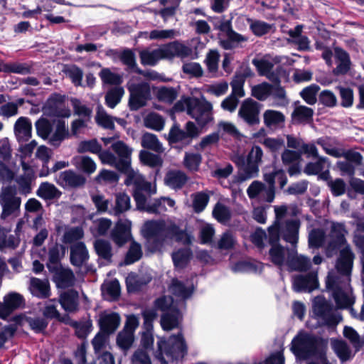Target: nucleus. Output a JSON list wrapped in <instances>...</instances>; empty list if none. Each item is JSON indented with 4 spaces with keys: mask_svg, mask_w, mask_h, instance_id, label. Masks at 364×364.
<instances>
[{
    "mask_svg": "<svg viewBox=\"0 0 364 364\" xmlns=\"http://www.w3.org/2000/svg\"><path fill=\"white\" fill-rule=\"evenodd\" d=\"M14 134L18 141H26L32 135V124L29 119L21 117L14 124Z\"/></svg>",
    "mask_w": 364,
    "mask_h": 364,
    "instance_id": "aec40b11",
    "label": "nucleus"
},
{
    "mask_svg": "<svg viewBox=\"0 0 364 364\" xmlns=\"http://www.w3.org/2000/svg\"><path fill=\"white\" fill-rule=\"evenodd\" d=\"M171 292L180 300L189 297L193 290L191 288L185 287L184 285L177 279H173L170 287Z\"/></svg>",
    "mask_w": 364,
    "mask_h": 364,
    "instance_id": "c03bdc74",
    "label": "nucleus"
},
{
    "mask_svg": "<svg viewBox=\"0 0 364 364\" xmlns=\"http://www.w3.org/2000/svg\"><path fill=\"white\" fill-rule=\"evenodd\" d=\"M71 325L75 328V333L80 338H85L90 333L92 328V322L90 320L80 322L73 321Z\"/></svg>",
    "mask_w": 364,
    "mask_h": 364,
    "instance_id": "680f3d73",
    "label": "nucleus"
},
{
    "mask_svg": "<svg viewBox=\"0 0 364 364\" xmlns=\"http://www.w3.org/2000/svg\"><path fill=\"white\" fill-rule=\"evenodd\" d=\"M37 134L43 139H47L52 131V125L45 118L39 119L35 124Z\"/></svg>",
    "mask_w": 364,
    "mask_h": 364,
    "instance_id": "338daca9",
    "label": "nucleus"
},
{
    "mask_svg": "<svg viewBox=\"0 0 364 364\" xmlns=\"http://www.w3.org/2000/svg\"><path fill=\"white\" fill-rule=\"evenodd\" d=\"M247 37L232 31L226 39H220V45L226 50L233 49L241 43L247 41Z\"/></svg>",
    "mask_w": 364,
    "mask_h": 364,
    "instance_id": "f704fd0d",
    "label": "nucleus"
},
{
    "mask_svg": "<svg viewBox=\"0 0 364 364\" xmlns=\"http://www.w3.org/2000/svg\"><path fill=\"white\" fill-rule=\"evenodd\" d=\"M139 159L142 164L150 167L161 166L163 164V160L159 156L146 150L140 151Z\"/></svg>",
    "mask_w": 364,
    "mask_h": 364,
    "instance_id": "49530a36",
    "label": "nucleus"
},
{
    "mask_svg": "<svg viewBox=\"0 0 364 364\" xmlns=\"http://www.w3.org/2000/svg\"><path fill=\"white\" fill-rule=\"evenodd\" d=\"M333 348L339 358L343 362L351 357V351L348 345L341 341H336L333 343Z\"/></svg>",
    "mask_w": 364,
    "mask_h": 364,
    "instance_id": "bf43d9fd",
    "label": "nucleus"
},
{
    "mask_svg": "<svg viewBox=\"0 0 364 364\" xmlns=\"http://www.w3.org/2000/svg\"><path fill=\"white\" fill-rule=\"evenodd\" d=\"M178 95L176 89L171 87H159L157 88L156 96L159 101L171 105L177 98Z\"/></svg>",
    "mask_w": 364,
    "mask_h": 364,
    "instance_id": "4c0bfd02",
    "label": "nucleus"
},
{
    "mask_svg": "<svg viewBox=\"0 0 364 364\" xmlns=\"http://www.w3.org/2000/svg\"><path fill=\"white\" fill-rule=\"evenodd\" d=\"M313 114L314 110L311 108L295 104L291 118L294 123H301L311 119Z\"/></svg>",
    "mask_w": 364,
    "mask_h": 364,
    "instance_id": "2f4dec72",
    "label": "nucleus"
},
{
    "mask_svg": "<svg viewBox=\"0 0 364 364\" xmlns=\"http://www.w3.org/2000/svg\"><path fill=\"white\" fill-rule=\"evenodd\" d=\"M127 89L130 92L129 105L132 110H137L146 106L151 97L150 86L148 82H143L136 84L129 82L127 83Z\"/></svg>",
    "mask_w": 364,
    "mask_h": 364,
    "instance_id": "423d86ee",
    "label": "nucleus"
},
{
    "mask_svg": "<svg viewBox=\"0 0 364 364\" xmlns=\"http://www.w3.org/2000/svg\"><path fill=\"white\" fill-rule=\"evenodd\" d=\"M75 277L73 272L68 269H61L58 274V286L63 288L73 285Z\"/></svg>",
    "mask_w": 364,
    "mask_h": 364,
    "instance_id": "052dcab7",
    "label": "nucleus"
},
{
    "mask_svg": "<svg viewBox=\"0 0 364 364\" xmlns=\"http://www.w3.org/2000/svg\"><path fill=\"white\" fill-rule=\"evenodd\" d=\"M271 84L262 82L252 87V96L260 101L266 100L270 96Z\"/></svg>",
    "mask_w": 364,
    "mask_h": 364,
    "instance_id": "09e8293b",
    "label": "nucleus"
},
{
    "mask_svg": "<svg viewBox=\"0 0 364 364\" xmlns=\"http://www.w3.org/2000/svg\"><path fill=\"white\" fill-rule=\"evenodd\" d=\"M142 255L141 245L136 242L131 243L129 250L126 255L125 264H130L139 260Z\"/></svg>",
    "mask_w": 364,
    "mask_h": 364,
    "instance_id": "0e129e2a",
    "label": "nucleus"
},
{
    "mask_svg": "<svg viewBox=\"0 0 364 364\" xmlns=\"http://www.w3.org/2000/svg\"><path fill=\"white\" fill-rule=\"evenodd\" d=\"M263 152L259 146H253L247 157V164L245 167V173L241 176V181H246L257 176L259 164L262 161Z\"/></svg>",
    "mask_w": 364,
    "mask_h": 364,
    "instance_id": "4468645a",
    "label": "nucleus"
},
{
    "mask_svg": "<svg viewBox=\"0 0 364 364\" xmlns=\"http://www.w3.org/2000/svg\"><path fill=\"white\" fill-rule=\"evenodd\" d=\"M213 215L219 223H225L231 218V211L226 205L218 203L213 210Z\"/></svg>",
    "mask_w": 364,
    "mask_h": 364,
    "instance_id": "8fccbe9b",
    "label": "nucleus"
},
{
    "mask_svg": "<svg viewBox=\"0 0 364 364\" xmlns=\"http://www.w3.org/2000/svg\"><path fill=\"white\" fill-rule=\"evenodd\" d=\"M166 228L163 220H148L144 223L141 232L147 240L161 243L164 240V232Z\"/></svg>",
    "mask_w": 364,
    "mask_h": 364,
    "instance_id": "ddd939ff",
    "label": "nucleus"
},
{
    "mask_svg": "<svg viewBox=\"0 0 364 364\" xmlns=\"http://www.w3.org/2000/svg\"><path fill=\"white\" fill-rule=\"evenodd\" d=\"M276 220L271 227H276L278 233H281L283 239L292 245L298 241V232L299 222L297 220H287L284 223L281 222L282 218L286 214L287 208L285 206L276 207L274 209Z\"/></svg>",
    "mask_w": 364,
    "mask_h": 364,
    "instance_id": "20e7f679",
    "label": "nucleus"
},
{
    "mask_svg": "<svg viewBox=\"0 0 364 364\" xmlns=\"http://www.w3.org/2000/svg\"><path fill=\"white\" fill-rule=\"evenodd\" d=\"M21 198L16 196L14 188L7 187L0 194V204L2 206L1 218H6L11 215H17L21 205Z\"/></svg>",
    "mask_w": 364,
    "mask_h": 364,
    "instance_id": "0eeeda50",
    "label": "nucleus"
},
{
    "mask_svg": "<svg viewBox=\"0 0 364 364\" xmlns=\"http://www.w3.org/2000/svg\"><path fill=\"white\" fill-rule=\"evenodd\" d=\"M112 149L117 155V159L122 167H127L128 164H131V154L132 149L122 141H118L112 145Z\"/></svg>",
    "mask_w": 364,
    "mask_h": 364,
    "instance_id": "393cba45",
    "label": "nucleus"
},
{
    "mask_svg": "<svg viewBox=\"0 0 364 364\" xmlns=\"http://www.w3.org/2000/svg\"><path fill=\"white\" fill-rule=\"evenodd\" d=\"M99 323L102 331L111 333L119 326L120 317L116 313H102L100 316Z\"/></svg>",
    "mask_w": 364,
    "mask_h": 364,
    "instance_id": "412c9836",
    "label": "nucleus"
},
{
    "mask_svg": "<svg viewBox=\"0 0 364 364\" xmlns=\"http://www.w3.org/2000/svg\"><path fill=\"white\" fill-rule=\"evenodd\" d=\"M29 290L33 295L40 298H46L50 296L49 283L47 279L42 280L36 277H31Z\"/></svg>",
    "mask_w": 364,
    "mask_h": 364,
    "instance_id": "b1692460",
    "label": "nucleus"
},
{
    "mask_svg": "<svg viewBox=\"0 0 364 364\" xmlns=\"http://www.w3.org/2000/svg\"><path fill=\"white\" fill-rule=\"evenodd\" d=\"M180 314L177 311L167 312L161 318V326L165 331H171L178 326Z\"/></svg>",
    "mask_w": 364,
    "mask_h": 364,
    "instance_id": "a19ab883",
    "label": "nucleus"
},
{
    "mask_svg": "<svg viewBox=\"0 0 364 364\" xmlns=\"http://www.w3.org/2000/svg\"><path fill=\"white\" fill-rule=\"evenodd\" d=\"M313 309L314 314L323 323L332 325L338 322V316L335 315L333 307L324 298L316 297L314 301Z\"/></svg>",
    "mask_w": 364,
    "mask_h": 364,
    "instance_id": "9b49d317",
    "label": "nucleus"
},
{
    "mask_svg": "<svg viewBox=\"0 0 364 364\" xmlns=\"http://www.w3.org/2000/svg\"><path fill=\"white\" fill-rule=\"evenodd\" d=\"M132 222L129 220H119L111 232V238L119 247L123 246L132 237Z\"/></svg>",
    "mask_w": 364,
    "mask_h": 364,
    "instance_id": "2eb2a0df",
    "label": "nucleus"
},
{
    "mask_svg": "<svg viewBox=\"0 0 364 364\" xmlns=\"http://www.w3.org/2000/svg\"><path fill=\"white\" fill-rule=\"evenodd\" d=\"M334 55L337 65L333 70V74L342 75L346 73L349 70L350 65L348 54L343 50L336 48Z\"/></svg>",
    "mask_w": 364,
    "mask_h": 364,
    "instance_id": "a878e982",
    "label": "nucleus"
},
{
    "mask_svg": "<svg viewBox=\"0 0 364 364\" xmlns=\"http://www.w3.org/2000/svg\"><path fill=\"white\" fill-rule=\"evenodd\" d=\"M166 232L174 237L176 241L185 245H191L194 240V237L191 232L181 230L176 224L172 223L167 225Z\"/></svg>",
    "mask_w": 364,
    "mask_h": 364,
    "instance_id": "bb28decb",
    "label": "nucleus"
},
{
    "mask_svg": "<svg viewBox=\"0 0 364 364\" xmlns=\"http://www.w3.org/2000/svg\"><path fill=\"white\" fill-rule=\"evenodd\" d=\"M141 146L148 149H151L157 153H162L164 151L163 144L160 142L156 135L146 132L142 135Z\"/></svg>",
    "mask_w": 364,
    "mask_h": 364,
    "instance_id": "473e14b6",
    "label": "nucleus"
},
{
    "mask_svg": "<svg viewBox=\"0 0 364 364\" xmlns=\"http://www.w3.org/2000/svg\"><path fill=\"white\" fill-rule=\"evenodd\" d=\"M124 94V90L122 87H116L111 89L105 95L107 105L112 109L114 108L121 101Z\"/></svg>",
    "mask_w": 364,
    "mask_h": 364,
    "instance_id": "a18cd8bd",
    "label": "nucleus"
},
{
    "mask_svg": "<svg viewBox=\"0 0 364 364\" xmlns=\"http://www.w3.org/2000/svg\"><path fill=\"white\" fill-rule=\"evenodd\" d=\"M348 231L343 223H332L331 231L327 237L329 248L333 250L338 246L344 245L346 242V235Z\"/></svg>",
    "mask_w": 364,
    "mask_h": 364,
    "instance_id": "dca6fc26",
    "label": "nucleus"
},
{
    "mask_svg": "<svg viewBox=\"0 0 364 364\" xmlns=\"http://www.w3.org/2000/svg\"><path fill=\"white\" fill-rule=\"evenodd\" d=\"M77 292L70 290L61 294L59 301L65 311H74L77 307Z\"/></svg>",
    "mask_w": 364,
    "mask_h": 364,
    "instance_id": "72a5a7b5",
    "label": "nucleus"
},
{
    "mask_svg": "<svg viewBox=\"0 0 364 364\" xmlns=\"http://www.w3.org/2000/svg\"><path fill=\"white\" fill-rule=\"evenodd\" d=\"M316 85H311L301 90L300 95L304 100L309 105H313L317 101L316 95L319 90Z\"/></svg>",
    "mask_w": 364,
    "mask_h": 364,
    "instance_id": "6e6d98bb",
    "label": "nucleus"
},
{
    "mask_svg": "<svg viewBox=\"0 0 364 364\" xmlns=\"http://www.w3.org/2000/svg\"><path fill=\"white\" fill-rule=\"evenodd\" d=\"M97 123L108 129L114 128V118L109 115L102 106H98L95 116Z\"/></svg>",
    "mask_w": 364,
    "mask_h": 364,
    "instance_id": "37998d69",
    "label": "nucleus"
},
{
    "mask_svg": "<svg viewBox=\"0 0 364 364\" xmlns=\"http://www.w3.org/2000/svg\"><path fill=\"white\" fill-rule=\"evenodd\" d=\"M37 195L45 200H51L58 198L61 192L53 184L44 182L40 185Z\"/></svg>",
    "mask_w": 364,
    "mask_h": 364,
    "instance_id": "e433bc0d",
    "label": "nucleus"
},
{
    "mask_svg": "<svg viewBox=\"0 0 364 364\" xmlns=\"http://www.w3.org/2000/svg\"><path fill=\"white\" fill-rule=\"evenodd\" d=\"M318 345L314 336L300 331L292 340L291 350L297 358L306 359L316 353Z\"/></svg>",
    "mask_w": 364,
    "mask_h": 364,
    "instance_id": "39448f33",
    "label": "nucleus"
},
{
    "mask_svg": "<svg viewBox=\"0 0 364 364\" xmlns=\"http://www.w3.org/2000/svg\"><path fill=\"white\" fill-rule=\"evenodd\" d=\"M252 75V72L249 68L237 72L230 83L232 87V93L230 95L237 98L243 97L245 95L244 90L245 80L247 77H251Z\"/></svg>",
    "mask_w": 364,
    "mask_h": 364,
    "instance_id": "a211bd4d",
    "label": "nucleus"
},
{
    "mask_svg": "<svg viewBox=\"0 0 364 364\" xmlns=\"http://www.w3.org/2000/svg\"><path fill=\"white\" fill-rule=\"evenodd\" d=\"M268 231L269 242L272 245V247L269 250L271 261L276 265L281 266L286 260V254L287 250L278 245L279 234L276 230V227H269Z\"/></svg>",
    "mask_w": 364,
    "mask_h": 364,
    "instance_id": "f8f14e48",
    "label": "nucleus"
},
{
    "mask_svg": "<svg viewBox=\"0 0 364 364\" xmlns=\"http://www.w3.org/2000/svg\"><path fill=\"white\" fill-rule=\"evenodd\" d=\"M88 252L83 242H77L71 247L70 260L73 265L80 267L88 259Z\"/></svg>",
    "mask_w": 364,
    "mask_h": 364,
    "instance_id": "cd10ccee",
    "label": "nucleus"
},
{
    "mask_svg": "<svg viewBox=\"0 0 364 364\" xmlns=\"http://www.w3.org/2000/svg\"><path fill=\"white\" fill-rule=\"evenodd\" d=\"M63 71L75 85H81L83 72L80 68L75 65H70L65 67Z\"/></svg>",
    "mask_w": 364,
    "mask_h": 364,
    "instance_id": "e2e57ef3",
    "label": "nucleus"
},
{
    "mask_svg": "<svg viewBox=\"0 0 364 364\" xmlns=\"http://www.w3.org/2000/svg\"><path fill=\"white\" fill-rule=\"evenodd\" d=\"M324 241L328 243L327 237L325 236V233L321 229H314L312 230L309 235V244L311 247H321Z\"/></svg>",
    "mask_w": 364,
    "mask_h": 364,
    "instance_id": "5fc2aeb1",
    "label": "nucleus"
},
{
    "mask_svg": "<svg viewBox=\"0 0 364 364\" xmlns=\"http://www.w3.org/2000/svg\"><path fill=\"white\" fill-rule=\"evenodd\" d=\"M134 333L124 328L117 336V344L123 349H128L134 341Z\"/></svg>",
    "mask_w": 364,
    "mask_h": 364,
    "instance_id": "774afa93",
    "label": "nucleus"
},
{
    "mask_svg": "<svg viewBox=\"0 0 364 364\" xmlns=\"http://www.w3.org/2000/svg\"><path fill=\"white\" fill-rule=\"evenodd\" d=\"M57 183L63 187L76 188L85 184L86 179L80 173L73 170H67L59 173Z\"/></svg>",
    "mask_w": 364,
    "mask_h": 364,
    "instance_id": "f3484780",
    "label": "nucleus"
},
{
    "mask_svg": "<svg viewBox=\"0 0 364 364\" xmlns=\"http://www.w3.org/2000/svg\"><path fill=\"white\" fill-rule=\"evenodd\" d=\"M176 112L186 111L200 126L213 120V106L205 97H182L174 105Z\"/></svg>",
    "mask_w": 364,
    "mask_h": 364,
    "instance_id": "f03ea898",
    "label": "nucleus"
},
{
    "mask_svg": "<svg viewBox=\"0 0 364 364\" xmlns=\"http://www.w3.org/2000/svg\"><path fill=\"white\" fill-rule=\"evenodd\" d=\"M261 105L254 100L247 98L245 100L238 110V116L249 125L259 123V114Z\"/></svg>",
    "mask_w": 364,
    "mask_h": 364,
    "instance_id": "9d476101",
    "label": "nucleus"
},
{
    "mask_svg": "<svg viewBox=\"0 0 364 364\" xmlns=\"http://www.w3.org/2000/svg\"><path fill=\"white\" fill-rule=\"evenodd\" d=\"M318 287L316 273H310L306 276H297L294 279L293 287L296 291H311Z\"/></svg>",
    "mask_w": 364,
    "mask_h": 364,
    "instance_id": "6ab92c4d",
    "label": "nucleus"
},
{
    "mask_svg": "<svg viewBox=\"0 0 364 364\" xmlns=\"http://www.w3.org/2000/svg\"><path fill=\"white\" fill-rule=\"evenodd\" d=\"M141 36L149 38L150 40H162L167 38H173L175 36V31L173 30H153L150 32L148 36L147 32L140 33Z\"/></svg>",
    "mask_w": 364,
    "mask_h": 364,
    "instance_id": "13d9d810",
    "label": "nucleus"
},
{
    "mask_svg": "<svg viewBox=\"0 0 364 364\" xmlns=\"http://www.w3.org/2000/svg\"><path fill=\"white\" fill-rule=\"evenodd\" d=\"M102 150L101 145L96 139L82 141L78 144L77 151L80 154L90 152L92 154H99Z\"/></svg>",
    "mask_w": 364,
    "mask_h": 364,
    "instance_id": "864d4df0",
    "label": "nucleus"
},
{
    "mask_svg": "<svg viewBox=\"0 0 364 364\" xmlns=\"http://www.w3.org/2000/svg\"><path fill=\"white\" fill-rule=\"evenodd\" d=\"M68 135V130L63 121H58L55 133L50 139V142L54 146H58L62 140Z\"/></svg>",
    "mask_w": 364,
    "mask_h": 364,
    "instance_id": "4d7b16f0",
    "label": "nucleus"
},
{
    "mask_svg": "<svg viewBox=\"0 0 364 364\" xmlns=\"http://www.w3.org/2000/svg\"><path fill=\"white\" fill-rule=\"evenodd\" d=\"M264 123L267 127H276L285 120L284 115L279 111L267 109L263 114Z\"/></svg>",
    "mask_w": 364,
    "mask_h": 364,
    "instance_id": "c9c22d12",
    "label": "nucleus"
},
{
    "mask_svg": "<svg viewBox=\"0 0 364 364\" xmlns=\"http://www.w3.org/2000/svg\"><path fill=\"white\" fill-rule=\"evenodd\" d=\"M175 205V201L170 198L162 197L151 202V205L147 208V212L151 213H162L167 210L168 207L172 208Z\"/></svg>",
    "mask_w": 364,
    "mask_h": 364,
    "instance_id": "58836bf2",
    "label": "nucleus"
},
{
    "mask_svg": "<svg viewBox=\"0 0 364 364\" xmlns=\"http://www.w3.org/2000/svg\"><path fill=\"white\" fill-rule=\"evenodd\" d=\"M286 262L292 270L306 271L311 267L309 258L302 255L294 254V252H288Z\"/></svg>",
    "mask_w": 364,
    "mask_h": 364,
    "instance_id": "4be33fe9",
    "label": "nucleus"
},
{
    "mask_svg": "<svg viewBox=\"0 0 364 364\" xmlns=\"http://www.w3.org/2000/svg\"><path fill=\"white\" fill-rule=\"evenodd\" d=\"M111 220L101 218L93 221L91 230L95 235H105L111 228Z\"/></svg>",
    "mask_w": 364,
    "mask_h": 364,
    "instance_id": "3c124183",
    "label": "nucleus"
},
{
    "mask_svg": "<svg viewBox=\"0 0 364 364\" xmlns=\"http://www.w3.org/2000/svg\"><path fill=\"white\" fill-rule=\"evenodd\" d=\"M354 257V254L348 245L343 247L340 251L336 271L329 272L326 278V288L332 291L339 308H348L354 303V296L350 286V274Z\"/></svg>",
    "mask_w": 364,
    "mask_h": 364,
    "instance_id": "f257e3e1",
    "label": "nucleus"
},
{
    "mask_svg": "<svg viewBox=\"0 0 364 364\" xmlns=\"http://www.w3.org/2000/svg\"><path fill=\"white\" fill-rule=\"evenodd\" d=\"M165 122V118L163 116L154 112L148 113L143 119L144 125L146 128L157 132L164 129Z\"/></svg>",
    "mask_w": 364,
    "mask_h": 364,
    "instance_id": "c756f323",
    "label": "nucleus"
},
{
    "mask_svg": "<svg viewBox=\"0 0 364 364\" xmlns=\"http://www.w3.org/2000/svg\"><path fill=\"white\" fill-rule=\"evenodd\" d=\"M139 57L141 64L144 65H155L160 60H164L161 47L150 50H143L139 53Z\"/></svg>",
    "mask_w": 364,
    "mask_h": 364,
    "instance_id": "c85d7f7f",
    "label": "nucleus"
},
{
    "mask_svg": "<svg viewBox=\"0 0 364 364\" xmlns=\"http://www.w3.org/2000/svg\"><path fill=\"white\" fill-rule=\"evenodd\" d=\"M326 161V158L318 157L317 161L308 163L304 169V172L307 175H316L324 168Z\"/></svg>",
    "mask_w": 364,
    "mask_h": 364,
    "instance_id": "69168bd1",
    "label": "nucleus"
},
{
    "mask_svg": "<svg viewBox=\"0 0 364 364\" xmlns=\"http://www.w3.org/2000/svg\"><path fill=\"white\" fill-rule=\"evenodd\" d=\"M72 164L79 171L87 174H92L97 169L95 161L88 156H75L72 159Z\"/></svg>",
    "mask_w": 364,
    "mask_h": 364,
    "instance_id": "5701e85b",
    "label": "nucleus"
},
{
    "mask_svg": "<svg viewBox=\"0 0 364 364\" xmlns=\"http://www.w3.org/2000/svg\"><path fill=\"white\" fill-rule=\"evenodd\" d=\"M172 259L177 268L184 267L190 260L191 251L188 248L179 249L172 253Z\"/></svg>",
    "mask_w": 364,
    "mask_h": 364,
    "instance_id": "79ce46f5",
    "label": "nucleus"
},
{
    "mask_svg": "<svg viewBox=\"0 0 364 364\" xmlns=\"http://www.w3.org/2000/svg\"><path fill=\"white\" fill-rule=\"evenodd\" d=\"M164 181L171 188L178 189L186 183L187 176L181 171H171L166 173Z\"/></svg>",
    "mask_w": 364,
    "mask_h": 364,
    "instance_id": "7c9ffc66",
    "label": "nucleus"
},
{
    "mask_svg": "<svg viewBox=\"0 0 364 364\" xmlns=\"http://www.w3.org/2000/svg\"><path fill=\"white\" fill-rule=\"evenodd\" d=\"M119 171L126 174V185L133 184L136 188H143L149 194H154L156 192V185H152L151 183L145 181L143 176L131 167V164H128L127 167H121Z\"/></svg>",
    "mask_w": 364,
    "mask_h": 364,
    "instance_id": "1a4fd4ad",
    "label": "nucleus"
},
{
    "mask_svg": "<svg viewBox=\"0 0 364 364\" xmlns=\"http://www.w3.org/2000/svg\"><path fill=\"white\" fill-rule=\"evenodd\" d=\"M279 63L278 58H270L265 56L261 59H254L253 65L257 68L260 75L265 76L272 82L279 81V73L281 70L280 67L274 69L276 64Z\"/></svg>",
    "mask_w": 364,
    "mask_h": 364,
    "instance_id": "6e6552de",
    "label": "nucleus"
},
{
    "mask_svg": "<svg viewBox=\"0 0 364 364\" xmlns=\"http://www.w3.org/2000/svg\"><path fill=\"white\" fill-rule=\"evenodd\" d=\"M131 208L129 196L125 193H117L115 194V203L114 211L115 215L122 214Z\"/></svg>",
    "mask_w": 364,
    "mask_h": 364,
    "instance_id": "ea45409f",
    "label": "nucleus"
},
{
    "mask_svg": "<svg viewBox=\"0 0 364 364\" xmlns=\"http://www.w3.org/2000/svg\"><path fill=\"white\" fill-rule=\"evenodd\" d=\"M97 254L102 258L109 260L112 256L110 243L105 240H97L94 244Z\"/></svg>",
    "mask_w": 364,
    "mask_h": 364,
    "instance_id": "603ef678",
    "label": "nucleus"
},
{
    "mask_svg": "<svg viewBox=\"0 0 364 364\" xmlns=\"http://www.w3.org/2000/svg\"><path fill=\"white\" fill-rule=\"evenodd\" d=\"M158 348L155 357L162 363L166 364L183 354L186 346L181 336L170 337L168 341L160 339L157 343Z\"/></svg>",
    "mask_w": 364,
    "mask_h": 364,
    "instance_id": "7ed1b4c3",
    "label": "nucleus"
},
{
    "mask_svg": "<svg viewBox=\"0 0 364 364\" xmlns=\"http://www.w3.org/2000/svg\"><path fill=\"white\" fill-rule=\"evenodd\" d=\"M99 76L105 84L118 85L123 81L121 75L112 72L109 68L102 69Z\"/></svg>",
    "mask_w": 364,
    "mask_h": 364,
    "instance_id": "de8ad7c7",
    "label": "nucleus"
}]
</instances>
